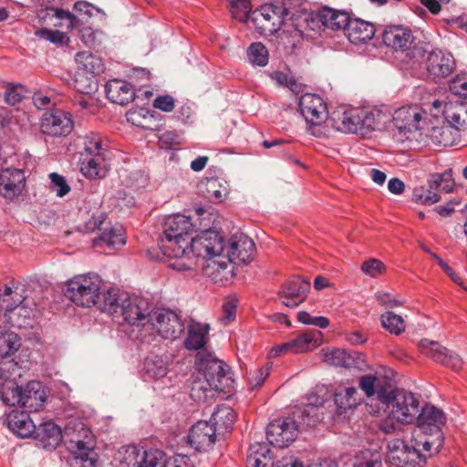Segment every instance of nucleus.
<instances>
[{
	"instance_id": "nucleus-10",
	"label": "nucleus",
	"mask_w": 467,
	"mask_h": 467,
	"mask_svg": "<svg viewBox=\"0 0 467 467\" xmlns=\"http://www.w3.org/2000/svg\"><path fill=\"white\" fill-rule=\"evenodd\" d=\"M197 358L200 360V369L202 370L198 375H202V379H207L212 385L223 391L225 388L223 381L229 379L226 373L227 365L211 354L198 353Z\"/></svg>"
},
{
	"instance_id": "nucleus-52",
	"label": "nucleus",
	"mask_w": 467,
	"mask_h": 467,
	"mask_svg": "<svg viewBox=\"0 0 467 467\" xmlns=\"http://www.w3.org/2000/svg\"><path fill=\"white\" fill-rule=\"evenodd\" d=\"M16 376H20L18 363L9 358H2L0 361V386L6 385L9 381H15Z\"/></svg>"
},
{
	"instance_id": "nucleus-16",
	"label": "nucleus",
	"mask_w": 467,
	"mask_h": 467,
	"mask_svg": "<svg viewBox=\"0 0 467 467\" xmlns=\"http://www.w3.org/2000/svg\"><path fill=\"white\" fill-rule=\"evenodd\" d=\"M26 185V176L23 170L5 168L0 171V194L6 200L18 197Z\"/></svg>"
},
{
	"instance_id": "nucleus-14",
	"label": "nucleus",
	"mask_w": 467,
	"mask_h": 467,
	"mask_svg": "<svg viewBox=\"0 0 467 467\" xmlns=\"http://www.w3.org/2000/svg\"><path fill=\"white\" fill-rule=\"evenodd\" d=\"M310 290V282L301 278H296L286 282L278 292L282 305L289 308H295L303 303Z\"/></svg>"
},
{
	"instance_id": "nucleus-49",
	"label": "nucleus",
	"mask_w": 467,
	"mask_h": 467,
	"mask_svg": "<svg viewBox=\"0 0 467 467\" xmlns=\"http://www.w3.org/2000/svg\"><path fill=\"white\" fill-rule=\"evenodd\" d=\"M105 160L104 156H87L81 163V171L87 178L96 179L102 177V161Z\"/></svg>"
},
{
	"instance_id": "nucleus-32",
	"label": "nucleus",
	"mask_w": 467,
	"mask_h": 467,
	"mask_svg": "<svg viewBox=\"0 0 467 467\" xmlns=\"http://www.w3.org/2000/svg\"><path fill=\"white\" fill-rule=\"evenodd\" d=\"M171 357L169 355H152L145 358L143 363L144 376L152 379H160L169 372Z\"/></svg>"
},
{
	"instance_id": "nucleus-19",
	"label": "nucleus",
	"mask_w": 467,
	"mask_h": 467,
	"mask_svg": "<svg viewBox=\"0 0 467 467\" xmlns=\"http://www.w3.org/2000/svg\"><path fill=\"white\" fill-rule=\"evenodd\" d=\"M424 115L425 111L418 105L403 106L394 112L393 123L400 132H412L420 130Z\"/></svg>"
},
{
	"instance_id": "nucleus-15",
	"label": "nucleus",
	"mask_w": 467,
	"mask_h": 467,
	"mask_svg": "<svg viewBox=\"0 0 467 467\" xmlns=\"http://www.w3.org/2000/svg\"><path fill=\"white\" fill-rule=\"evenodd\" d=\"M299 109L306 122L313 126L321 124L327 116V106L322 98L306 93L299 99Z\"/></svg>"
},
{
	"instance_id": "nucleus-59",
	"label": "nucleus",
	"mask_w": 467,
	"mask_h": 467,
	"mask_svg": "<svg viewBox=\"0 0 467 467\" xmlns=\"http://www.w3.org/2000/svg\"><path fill=\"white\" fill-rule=\"evenodd\" d=\"M232 16L240 22H246L252 11L250 0H229Z\"/></svg>"
},
{
	"instance_id": "nucleus-31",
	"label": "nucleus",
	"mask_w": 467,
	"mask_h": 467,
	"mask_svg": "<svg viewBox=\"0 0 467 467\" xmlns=\"http://www.w3.org/2000/svg\"><path fill=\"white\" fill-rule=\"evenodd\" d=\"M126 244L124 229L119 224L103 228L101 234L93 240V245L99 247L105 244L109 249L116 250Z\"/></svg>"
},
{
	"instance_id": "nucleus-48",
	"label": "nucleus",
	"mask_w": 467,
	"mask_h": 467,
	"mask_svg": "<svg viewBox=\"0 0 467 467\" xmlns=\"http://www.w3.org/2000/svg\"><path fill=\"white\" fill-rule=\"evenodd\" d=\"M73 107L81 114H95L99 106L91 94L78 93L72 99Z\"/></svg>"
},
{
	"instance_id": "nucleus-7",
	"label": "nucleus",
	"mask_w": 467,
	"mask_h": 467,
	"mask_svg": "<svg viewBox=\"0 0 467 467\" xmlns=\"http://www.w3.org/2000/svg\"><path fill=\"white\" fill-rule=\"evenodd\" d=\"M150 323L157 333L166 339H176L184 331L185 326L181 317L169 309L154 311Z\"/></svg>"
},
{
	"instance_id": "nucleus-53",
	"label": "nucleus",
	"mask_w": 467,
	"mask_h": 467,
	"mask_svg": "<svg viewBox=\"0 0 467 467\" xmlns=\"http://www.w3.org/2000/svg\"><path fill=\"white\" fill-rule=\"evenodd\" d=\"M381 324L385 329L394 335H400L405 330L403 318L390 311L381 315Z\"/></svg>"
},
{
	"instance_id": "nucleus-39",
	"label": "nucleus",
	"mask_w": 467,
	"mask_h": 467,
	"mask_svg": "<svg viewBox=\"0 0 467 467\" xmlns=\"http://www.w3.org/2000/svg\"><path fill=\"white\" fill-rule=\"evenodd\" d=\"M209 327L199 323H193L189 326L188 336L184 340V346L187 349L197 350L206 344Z\"/></svg>"
},
{
	"instance_id": "nucleus-25",
	"label": "nucleus",
	"mask_w": 467,
	"mask_h": 467,
	"mask_svg": "<svg viewBox=\"0 0 467 467\" xmlns=\"http://www.w3.org/2000/svg\"><path fill=\"white\" fill-rule=\"evenodd\" d=\"M107 98L115 104L125 105L135 98L134 88L127 81L111 79L105 86Z\"/></svg>"
},
{
	"instance_id": "nucleus-37",
	"label": "nucleus",
	"mask_w": 467,
	"mask_h": 467,
	"mask_svg": "<svg viewBox=\"0 0 467 467\" xmlns=\"http://www.w3.org/2000/svg\"><path fill=\"white\" fill-rule=\"evenodd\" d=\"M77 68L98 76L105 69L102 59L89 51H80L76 54Z\"/></svg>"
},
{
	"instance_id": "nucleus-57",
	"label": "nucleus",
	"mask_w": 467,
	"mask_h": 467,
	"mask_svg": "<svg viewBox=\"0 0 467 467\" xmlns=\"http://www.w3.org/2000/svg\"><path fill=\"white\" fill-rule=\"evenodd\" d=\"M248 57L252 64L264 67L268 63V50L262 43H253L248 48Z\"/></svg>"
},
{
	"instance_id": "nucleus-1",
	"label": "nucleus",
	"mask_w": 467,
	"mask_h": 467,
	"mask_svg": "<svg viewBox=\"0 0 467 467\" xmlns=\"http://www.w3.org/2000/svg\"><path fill=\"white\" fill-rule=\"evenodd\" d=\"M192 252L204 259L202 273L214 283L223 284L233 277V267L225 252L223 237L215 231H204L192 237Z\"/></svg>"
},
{
	"instance_id": "nucleus-29",
	"label": "nucleus",
	"mask_w": 467,
	"mask_h": 467,
	"mask_svg": "<svg viewBox=\"0 0 467 467\" xmlns=\"http://www.w3.org/2000/svg\"><path fill=\"white\" fill-rule=\"evenodd\" d=\"M443 116L451 128L457 130H467V104L448 101L444 104Z\"/></svg>"
},
{
	"instance_id": "nucleus-28",
	"label": "nucleus",
	"mask_w": 467,
	"mask_h": 467,
	"mask_svg": "<svg viewBox=\"0 0 467 467\" xmlns=\"http://www.w3.org/2000/svg\"><path fill=\"white\" fill-rule=\"evenodd\" d=\"M285 27L274 31L275 33V39L277 42V48L284 50L286 53L292 52L296 48L302 39L303 33L294 24L283 25Z\"/></svg>"
},
{
	"instance_id": "nucleus-27",
	"label": "nucleus",
	"mask_w": 467,
	"mask_h": 467,
	"mask_svg": "<svg viewBox=\"0 0 467 467\" xmlns=\"http://www.w3.org/2000/svg\"><path fill=\"white\" fill-rule=\"evenodd\" d=\"M375 32L373 24L358 18L350 19L345 28V35L355 45L367 43L372 39Z\"/></svg>"
},
{
	"instance_id": "nucleus-41",
	"label": "nucleus",
	"mask_w": 467,
	"mask_h": 467,
	"mask_svg": "<svg viewBox=\"0 0 467 467\" xmlns=\"http://www.w3.org/2000/svg\"><path fill=\"white\" fill-rule=\"evenodd\" d=\"M97 76L76 69L74 88L78 93L93 94L98 90L99 84Z\"/></svg>"
},
{
	"instance_id": "nucleus-6",
	"label": "nucleus",
	"mask_w": 467,
	"mask_h": 467,
	"mask_svg": "<svg viewBox=\"0 0 467 467\" xmlns=\"http://www.w3.org/2000/svg\"><path fill=\"white\" fill-rule=\"evenodd\" d=\"M125 322L131 326H144L150 322L153 312L150 303L140 296H128L122 299L119 313Z\"/></svg>"
},
{
	"instance_id": "nucleus-21",
	"label": "nucleus",
	"mask_w": 467,
	"mask_h": 467,
	"mask_svg": "<svg viewBox=\"0 0 467 467\" xmlns=\"http://www.w3.org/2000/svg\"><path fill=\"white\" fill-rule=\"evenodd\" d=\"M323 360L337 368H356L362 362V357L358 352L348 351L345 348H326L320 350Z\"/></svg>"
},
{
	"instance_id": "nucleus-12",
	"label": "nucleus",
	"mask_w": 467,
	"mask_h": 467,
	"mask_svg": "<svg viewBox=\"0 0 467 467\" xmlns=\"http://www.w3.org/2000/svg\"><path fill=\"white\" fill-rule=\"evenodd\" d=\"M254 252V241L243 233H236L230 238L224 254L231 262L247 264L253 260Z\"/></svg>"
},
{
	"instance_id": "nucleus-54",
	"label": "nucleus",
	"mask_w": 467,
	"mask_h": 467,
	"mask_svg": "<svg viewBox=\"0 0 467 467\" xmlns=\"http://www.w3.org/2000/svg\"><path fill=\"white\" fill-rule=\"evenodd\" d=\"M165 453L157 449L142 451L140 467H165Z\"/></svg>"
},
{
	"instance_id": "nucleus-61",
	"label": "nucleus",
	"mask_w": 467,
	"mask_h": 467,
	"mask_svg": "<svg viewBox=\"0 0 467 467\" xmlns=\"http://www.w3.org/2000/svg\"><path fill=\"white\" fill-rule=\"evenodd\" d=\"M317 406L307 404L302 410L294 412V416L301 420V423L306 427H314L318 421L319 417Z\"/></svg>"
},
{
	"instance_id": "nucleus-9",
	"label": "nucleus",
	"mask_w": 467,
	"mask_h": 467,
	"mask_svg": "<svg viewBox=\"0 0 467 467\" xmlns=\"http://www.w3.org/2000/svg\"><path fill=\"white\" fill-rule=\"evenodd\" d=\"M455 66L453 56L442 50L429 52L425 59L428 76L436 82L448 78L454 71Z\"/></svg>"
},
{
	"instance_id": "nucleus-40",
	"label": "nucleus",
	"mask_w": 467,
	"mask_h": 467,
	"mask_svg": "<svg viewBox=\"0 0 467 467\" xmlns=\"http://www.w3.org/2000/svg\"><path fill=\"white\" fill-rule=\"evenodd\" d=\"M235 420L234 411L226 405H222L212 414L210 422L216 427V431L232 428Z\"/></svg>"
},
{
	"instance_id": "nucleus-23",
	"label": "nucleus",
	"mask_w": 467,
	"mask_h": 467,
	"mask_svg": "<svg viewBox=\"0 0 467 467\" xmlns=\"http://www.w3.org/2000/svg\"><path fill=\"white\" fill-rule=\"evenodd\" d=\"M93 444L82 440H70L67 449L73 454L72 467H96Z\"/></svg>"
},
{
	"instance_id": "nucleus-4",
	"label": "nucleus",
	"mask_w": 467,
	"mask_h": 467,
	"mask_svg": "<svg viewBox=\"0 0 467 467\" xmlns=\"http://www.w3.org/2000/svg\"><path fill=\"white\" fill-rule=\"evenodd\" d=\"M379 399L401 424H411L416 420L420 401L412 392L398 389L386 394L379 392Z\"/></svg>"
},
{
	"instance_id": "nucleus-8",
	"label": "nucleus",
	"mask_w": 467,
	"mask_h": 467,
	"mask_svg": "<svg viewBox=\"0 0 467 467\" xmlns=\"http://www.w3.org/2000/svg\"><path fill=\"white\" fill-rule=\"evenodd\" d=\"M297 436V425L292 419H276L270 422L266 429V438L275 447L289 446Z\"/></svg>"
},
{
	"instance_id": "nucleus-47",
	"label": "nucleus",
	"mask_w": 467,
	"mask_h": 467,
	"mask_svg": "<svg viewBox=\"0 0 467 467\" xmlns=\"http://www.w3.org/2000/svg\"><path fill=\"white\" fill-rule=\"evenodd\" d=\"M32 316V308L24 302L20 306H17L12 312H8L5 319H8L13 327H22L29 325V320Z\"/></svg>"
},
{
	"instance_id": "nucleus-30",
	"label": "nucleus",
	"mask_w": 467,
	"mask_h": 467,
	"mask_svg": "<svg viewBox=\"0 0 467 467\" xmlns=\"http://www.w3.org/2000/svg\"><path fill=\"white\" fill-rule=\"evenodd\" d=\"M34 437L44 449H56L62 441L60 428L53 422H45L36 428Z\"/></svg>"
},
{
	"instance_id": "nucleus-50",
	"label": "nucleus",
	"mask_w": 467,
	"mask_h": 467,
	"mask_svg": "<svg viewBox=\"0 0 467 467\" xmlns=\"http://www.w3.org/2000/svg\"><path fill=\"white\" fill-rule=\"evenodd\" d=\"M126 297V294H119L116 290L110 289L103 296L101 309L110 315H117L120 311L122 299Z\"/></svg>"
},
{
	"instance_id": "nucleus-45",
	"label": "nucleus",
	"mask_w": 467,
	"mask_h": 467,
	"mask_svg": "<svg viewBox=\"0 0 467 467\" xmlns=\"http://www.w3.org/2000/svg\"><path fill=\"white\" fill-rule=\"evenodd\" d=\"M361 401L358 390L354 387H348L335 394V402L338 408L348 410L356 407Z\"/></svg>"
},
{
	"instance_id": "nucleus-5",
	"label": "nucleus",
	"mask_w": 467,
	"mask_h": 467,
	"mask_svg": "<svg viewBox=\"0 0 467 467\" xmlns=\"http://www.w3.org/2000/svg\"><path fill=\"white\" fill-rule=\"evenodd\" d=\"M409 445L417 465L421 466L426 464L428 458L440 453L444 445V436L433 435L417 429L412 432Z\"/></svg>"
},
{
	"instance_id": "nucleus-35",
	"label": "nucleus",
	"mask_w": 467,
	"mask_h": 467,
	"mask_svg": "<svg viewBox=\"0 0 467 467\" xmlns=\"http://www.w3.org/2000/svg\"><path fill=\"white\" fill-rule=\"evenodd\" d=\"M223 390L212 385L207 379H202V375H194L191 384L190 396L197 402H205L213 399L216 392Z\"/></svg>"
},
{
	"instance_id": "nucleus-56",
	"label": "nucleus",
	"mask_w": 467,
	"mask_h": 467,
	"mask_svg": "<svg viewBox=\"0 0 467 467\" xmlns=\"http://www.w3.org/2000/svg\"><path fill=\"white\" fill-rule=\"evenodd\" d=\"M412 200L417 203L431 205L438 202L441 197L436 189H431L430 186L428 189L417 187L413 190Z\"/></svg>"
},
{
	"instance_id": "nucleus-36",
	"label": "nucleus",
	"mask_w": 467,
	"mask_h": 467,
	"mask_svg": "<svg viewBox=\"0 0 467 467\" xmlns=\"http://www.w3.org/2000/svg\"><path fill=\"white\" fill-rule=\"evenodd\" d=\"M318 21L327 28L332 30L345 31L350 20L349 15L347 12L337 11L332 8H323L317 16Z\"/></svg>"
},
{
	"instance_id": "nucleus-44",
	"label": "nucleus",
	"mask_w": 467,
	"mask_h": 467,
	"mask_svg": "<svg viewBox=\"0 0 467 467\" xmlns=\"http://www.w3.org/2000/svg\"><path fill=\"white\" fill-rule=\"evenodd\" d=\"M428 185L437 192H452L455 182L452 178L451 170L445 171L442 173H434L428 179Z\"/></svg>"
},
{
	"instance_id": "nucleus-22",
	"label": "nucleus",
	"mask_w": 467,
	"mask_h": 467,
	"mask_svg": "<svg viewBox=\"0 0 467 467\" xmlns=\"http://www.w3.org/2000/svg\"><path fill=\"white\" fill-rule=\"evenodd\" d=\"M387 462L395 467L403 465L416 466V460L412 456V451L409 442L402 440L395 439L388 443Z\"/></svg>"
},
{
	"instance_id": "nucleus-42",
	"label": "nucleus",
	"mask_w": 467,
	"mask_h": 467,
	"mask_svg": "<svg viewBox=\"0 0 467 467\" xmlns=\"http://www.w3.org/2000/svg\"><path fill=\"white\" fill-rule=\"evenodd\" d=\"M127 120L136 127L144 130H153L156 128L153 126V115L143 108L132 109L127 112Z\"/></svg>"
},
{
	"instance_id": "nucleus-18",
	"label": "nucleus",
	"mask_w": 467,
	"mask_h": 467,
	"mask_svg": "<svg viewBox=\"0 0 467 467\" xmlns=\"http://www.w3.org/2000/svg\"><path fill=\"white\" fill-rule=\"evenodd\" d=\"M384 45L395 51L410 50L415 41L412 31L403 26H388L382 32Z\"/></svg>"
},
{
	"instance_id": "nucleus-26",
	"label": "nucleus",
	"mask_w": 467,
	"mask_h": 467,
	"mask_svg": "<svg viewBox=\"0 0 467 467\" xmlns=\"http://www.w3.org/2000/svg\"><path fill=\"white\" fill-rule=\"evenodd\" d=\"M20 407L28 412L39 410L45 401L46 393L39 381H31L23 389Z\"/></svg>"
},
{
	"instance_id": "nucleus-3",
	"label": "nucleus",
	"mask_w": 467,
	"mask_h": 467,
	"mask_svg": "<svg viewBox=\"0 0 467 467\" xmlns=\"http://www.w3.org/2000/svg\"><path fill=\"white\" fill-rule=\"evenodd\" d=\"M101 285L97 274L78 275L67 281L65 296L77 306L90 307L99 298Z\"/></svg>"
},
{
	"instance_id": "nucleus-33",
	"label": "nucleus",
	"mask_w": 467,
	"mask_h": 467,
	"mask_svg": "<svg viewBox=\"0 0 467 467\" xmlns=\"http://www.w3.org/2000/svg\"><path fill=\"white\" fill-rule=\"evenodd\" d=\"M203 196L212 202H222L228 194L225 182L218 178H205L199 184Z\"/></svg>"
},
{
	"instance_id": "nucleus-58",
	"label": "nucleus",
	"mask_w": 467,
	"mask_h": 467,
	"mask_svg": "<svg viewBox=\"0 0 467 467\" xmlns=\"http://www.w3.org/2000/svg\"><path fill=\"white\" fill-rule=\"evenodd\" d=\"M119 453L122 455L120 462L128 467H140L141 464L142 451L138 446L130 445L123 447Z\"/></svg>"
},
{
	"instance_id": "nucleus-38",
	"label": "nucleus",
	"mask_w": 467,
	"mask_h": 467,
	"mask_svg": "<svg viewBox=\"0 0 467 467\" xmlns=\"http://www.w3.org/2000/svg\"><path fill=\"white\" fill-rule=\"evenodd\" d=\"M271 450L266 443H257L250 447L247 456L248 467H272Z\"/></svg>"
},
{
	"instance_id": "nucleus-2",
	"label": "nucleus",
	"mask_w": 467,
	"mask_h": 467,
	"mask_svg": "<svg viewBox=\"0 0 467 467\" xmlns=\"http://www.w3.org/2000/svg\"><path fill=\"white\" fill-rule=\"evenodd\" d=\"M194 231L191 217L183 214L168 216L162 225V234L158 246L163 256L178 257L186 254L191 247L190 235Z\"/></svg>"
},
{
	"instance_id": "nucleus-62",
	"label": "nucleus",
	"mask_w": 467,
	"mask_h": 467,
	"mask_svg": "<svg viewBox=\"0 0 467 467\" xmlns=\"http://www.w3.org/2000/svg\"><path fill=\"white\" fill-rule=\"evenodd\" d=\"M36 35L43 38L45 40H47L53 44L56 45H67L69 42V38L67 36L66 33L61 32L59 30H51L47 28H43L36 32Z\"/></svg>"
},
{
	"instance_id": "nucleus-64",
	"label": "nucleus",
	"mask_w": 467,
	"mask_h": 467,
	"mask_svg": "<svg viewBox=\"0 0 467 467\" xmlns=\"http://www.w3.org/2000/svg\"><path fill=\"white\" fill-rule=\"evenodd\" d=\"M450 90L455 96L467 99V73L457 75L452 78Z\"/></svg>"
},
{
	"instance_id": "nucleus-17",
	"label": "nucleus",
	"mask_w": 467,
	"mask_h": 467,
	"mask_svg": "<svg viewBox=\"0 0 467 467\" xmlns=\"http://www.w3.org/2000/svg\"><path fill=\"white\" fill-rule=\"evenodd\" d=\"M188 441L197 451L210 450L216 441V427L210 421L200 420L190 430Z\"/></svg>"
},
{
	"instance_id": "nucleus-43",
	"label": "nucleus",
	"mask_w": 467,
	"mask_h": 467,
	"mask_svg": "<svg viewBox=\"0 0 467 467\" xmlns=\"http://www.w3.org/2000/svg\"><path fill=\"white\" fill-rule=\"evenodd\" d=\"M340 124L337 129L346 133L360 134V114L359 109L345 111L339 118Z\"/></svg>"
},
{
	"instance_id": "nucleus-63",
	"label": "nucleus",
	"mask_w": 467,
	"mask_h": 467,
	"mask_svg": "<svg viewBox=\"0 0 467 467\" xmlns=\"http://www.w3.org/2000/svg\"><path fill=\"white\" fill-rule=\"evenodd\" d=\"M50 189L56 192L57 197H64L70 192V186L67 184L64 176L52 172L49 174Z\"/></svg>"
},
{
	"instance_id": "nucleus-24",
	"label": "nucleus",
	"mask_w": 467,
	"mask_h": 467,
	"mask_svg": "<svg viewBox=\"0 0 467 467\" xmlns=\"http://www.w3.org/2000/svg\"><path fill=\"white\" fill-rule=\"evenodd\" d=\"M289 10L283 2L265 4L259 10V15L270 26L269 31L274 32L285 24Z\"/></svg>"
},
{
	"instance_id": "nucleus-13",
	"label": "nucleus",
	"mask_w": 467,
	"mask_h": 467,
	"mask_svg": "<svg viewBox=\"0 0 467 467\" xmlns=\"http://www.w3.org/2000/svg\"><path fill=\"white\" fill-rule=\"evenodd\" d=\"M417 429L420 431L430 432L433 435L444 436L442 432V427L447 421L445 413L432 406H424L420 412L416 416Z\"/></svg>"
},
{
	"instance_id": "nucleus-60",
	"label": "nucleus",
	"mask_w": 467,
	"mask_h": 467,
	"mask_svg": "<svg viewBox=\"0 0 467 467\" xmlns=\"http://www.w3.org/2000/svg\"><path fill=\"white\" fill-rule=\"evenodd\" d=\"M196 255L192 252V247L186 249V254L178 257H173L175 261L170 264V267L179 272L193 271L196 261L193 259Z\"/></svg>"
},
{
	"instance_id": "nucleus-46",
	"label": "nucleus",
	"mask_w": 467,
	"mask_h": 467,
	"mask_svg": "<svg viewBox=\"0 0 467 467\" xmlns=\"http://www.w3.org/2000/svg\"><path fill=\"white\" fill-rule=\"evenodd\" d=\"M22 393L23 389L19 388L16 381L0 386V398L7 406H20Z\"/></svg>"
},
{
	"instance_id": "nucleus-51",
	"label": "nucleus",
	"mask_w": 467,
	"mask_h": 467,
	"mask_svg": "<svg viewBox=\"0 0 467 467\" xmlns=\"http://www.w3.org/2000/svg\"><path fill=\"white\" fill-rule=\"evenodd\" d=\"M418 348L421 354L432 358L436 362L444 358L446 348L442 347L437 341L424 338L419 342Z\"/></svg>"
},
{
	"instance_id": "nucleus-20",
	"label": "nucleus",
	"mask_w": 467,
	"mask_h": 467,
	"mask_svg": "<svg viewBox=\"0 0 467 467\" xmlns=\"http://www.w3.org/2000/svg\"><path fill=\"white\" fill-rule=\"evenodd\" d=\"M319 332L306 331L296 337L275 347L272 352L275 356H279L283 353H304L316 348L318 343Z\"/></svg>"
},
{
	"instance_id": "nucleus-11",
	"label": "nucleus",
	"mask_w": 467,
	"mask_h": 467,
	"mask_svg": "<svg viewBox=\"0 0 467 467\" xmlns=\"http://www.w3.org/2000/svg\"><path fill=\"white\" fill-rule=\"evenodd\" d=\"M73 127L71 115L62 110L46 112L40 123L41 131L53 137L67 136L72 131Z\"/></svg>"
},
{
	"instance_id": "nucleus-34",
	"label": "nucleus",
	"mask_w": 467,
	"mask_h": 467,
	"mask_svg": "<svg viewBox=\"0 0 467 467\" xmlns=\"http://www.w3.org/2000/svg\"><path fill=\"white\" fill-rule=\"evenodd\" d=\"M8 429L21 438L30 437L35 433L36 425L26 411H16L9 416Z\"/></svg>"
},
{
	"instance_id": "nucleus-55",
	"label": "nucleus",
	"mask_w": 467,
	"mask_h": 467,
	"mask_svg": "<svg viewBox=\"0 0 467 467\" xmlns=\"http://www.w3.org/2000/svg\"><path fill=\"white\" fill-rule=\"evenodd\" d=\"M84 150L87 156H104L101 136L94 132L87 134L84 138Z\"/></svg>"
}]
</instances>
